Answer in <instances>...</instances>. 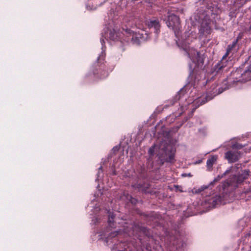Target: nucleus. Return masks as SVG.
<instances>
[{
  "label": "nucleus",
  "instance_id": "nucleus-9",
  "mask_svg": "<svg viewBox=\"0 0 251 251\" xmlns=\"http://www.w3.org/2000/svg\"><path fill=\"white\" fill-rule=\"evenodd\" d=\"M148 26L150 28H153L154 31L156 32V33H157L160 26L158 22L156 20L151 21L150 23H149Z\"/></svg>",
  "mask_w": 251,
  "mask_h": 251
},
{
  "label": "nucleus",
  "instance_id": "nucleus-17",
  "mask_svg": "<svg viewBox=\"0 0 251 251\" xmlns=\"http://www.w3.org/2000/svg\"><path fill=\"white\" fill-rule=\"evenodd\" d=\"M201 162V160L198 161L196 163H200Z\"/></svg>",
  "mask_w": 251,
  "mask_h": 251
},
{
  "label": "nucleus",
  "instance_id": "nucleus-15",
  "mask_svg": "<svg viewBox=\"0 0 251 251\" xmlns=\"http://www.w3.org/2000/svg\"><path fill=\"white\" fill-rule=\"evenodd\" d=\"M100 42H101V43L102 45V50L103 51V45L104 44V41L103 39H101V40H100Z\"/></svg>",
  "mask_w": 251,
  "mask_h": 251
},
{
  "label": "nucleus",
  "instance_id": "nucleus-10",
  "mask_svg": "<svg viewBox=\"0 0 251 251\" xmlns=\"http://www.w3.org/2000/svg\"><path fill=\"white\" fill-rule=\"evenodd\" d=\"M217 155H213L211 156V157L208 159L206 162L207 167L209 170H210L213 165L214 163H215L217 159Z\"/></svg>",
  "mask_w": 251,
  "mask_h": 251
},
{
  "label": "nucleus",
  "instance_id": "nucleus-4",
  "mask_svg": "<svg viewBox=\"0 0 251 251\" xmlns=\"http://www.w3.org/2000/svg\"><path fill=\"white\" fill-rule=\"evenodd\" d=\"M250 176V175L249 171L248 170H245L244 171H242V173L241 174H240L237 177H236V176L234 177L233 178V179H234L233 181H231L230 182V183L231 184H232L234 182V181H236V183L237 184L241 183L244 179L248 178Z\"/></svg>",
  "mask_w": 251,
  "mask_h": 251
},
{
  "label": "nucleus",
  "instance_id": "nucleus-5",
  "mask_svg": "<svg viewBox=\"0 0 251 251\" xmlns=\"http://www.w3.org/2000/svg\"><path fill=\"white\" fill-rule=\"evenodd\" d=\"M125 32L127 34H129L130 36H131V39L133 41L138 43L142 38V34L137 33L132 30L128 29H126Z\"/></svg>",
  "mask_w": 251,
  "mask_h": 251
},
{
  "label": "nucleus",
  "instance_id": "nucleus-12",
  "mask_svg": "<svg viewBox=\"0 0 251 251\" xmlns=\"http://www.w3.org/2000/svg\"><path fill=\"white\" fill-rule=\"evenodd\" d=\"M119 233V231H115L110 233V235L107 237L106 239V243H108V240L112 237L116 236Z\"/></svg>",
  "mask_w": 251,
  "mask_h": 251
},
{
  "label": "nucleus",
  "instance_id": "nucleus-2",
  "mask_svg": "<svg viewBox=\"0 0 251 251\" xmlns=\"http://www.w3.org/2000/svg\"><path fill=\"white\" fill-rule=\"evenodd\" d=\"M166 24L169 28L174 30L175 35L177 37L180 28L179 17L173 14H169Z\"/></svg>",
  "mask_w": 251,
  "mask_h": 251
},
{
  "label": "nucleus",
  "instance_id": "nucleus-19",
  "mask_svg": "<svg viewBox=\"0 0 251 251\" xmlns=\"http://www.w3.org/2000/svg\"><path fill=\"white\" fill-rule=\"evenodd\" d=\"M188 43V41L187 40H186L184 41V44Z\"/></svg>",
  "mask_w": 251,
  "mask_h": 251
},
{
  "label": "nucleus",
  "instance_id": "nucleus-18",
  "mask_svg": "<svg viewBox=\"0 0 251 251\" xmlns=\"http://www.w3.org/2000/svg\"><path fill=\"white\" fill-rule=\"evenodd\" d=\"M209 29H210L209 27H208L206 28V30H207V31H208L209 30Z\"/></svg>",
  "mask_w": 251,
  "mask_h": 251
},
{
  "label": "nucleus",
  "instance_id": "nucleus-22",
  "mask_svg": "<svg viewBox=\"0 0 251 251\" xmlns=\"http://www.w3.org/2000/svg\"><path fill=\"white\" fill-rule=\"evenodd\" d=\"M188 176H191V174H189Z\"/></svg>",
  "mask_w": 251,
  "mask_h": 251
},
{
  "label": "nucleus",
  "instance_id": "nucleus-7",
  "mask_svg": "<svg viewBox=\"0 0 251 251\" xmlns=\"http://www.w3.org/2000/svg\"><path fill=\"white\" fill-rule=\"evenodd\" d=\"M251 72V65H250L248 68L245 71L243 74H242V79H239L237 81H247L250 79V73Z\"/></svg>",
  "mask_w": 251,
  "mask_h": 251
},
{
  "label": "nucleus",
  "instance_id": "nucleus-8",
  "mask_svg": "<svg viewBox=\"0 0 251 251\" xmlns=\"http://www.w3.org/2000/svg\"><path fill=\"white\" fill-rule=\"evenodd\" d=\"M122 33L120 32L116 29H113V31H110L109 38L112 40H118L120 38Z\"/></svg>",
  "mask_w": 251,
  "mask_h": 251
},
{
  "label": "nucleus",
  "instance_id": "nucleus-14",
  "mask_svg": "<svg viewBox=\"0 0 251 251\" xmlns=\"http://www.w3.org/2000/svg\"><path fill=\"white\" fill-rule=\"evenodd\" d=\"M155 146H151L148 152L150 155H152L153 154L154 151Z\"/></svg>",
  "mask_w": 251,
  "mask_h": 251
},
{
  "label": "nucleus",
  "instance_id": "nucleus-3",
  "mask_svg": "<svg viewBox=\"0 0 251 251\" xmlns=\"http://www.w3.org/2000/svg\"><path fill=\"white\" fill-rule=\"evenodd\" d=\"M243 146L239 144H234L232 146V151H227L225 154V158L230 163L236 161L240 157V153L236 149H241Z\"/></svg>",
  "mask_w": 251,
  "mask_h": 251
},
{
  "label": "nucleus",
  "instance_id": "nucleus-16",
  "mask_svg": "<svg viewBox=\"0 0 251 251\" xmlns=\"http://www.w3.org/2000/svg\"><path fill=\"white\" fill-rule=\"evenodd\" d=\"M239 72H240L239 70H237L234 74H240V73H239Z\"/></svg>",
  "mask_w": 251,
  "mask_h": 251
},
{
  "label": "nucleus",
  "instance_id": "nucleus-13",
  "mask_svg": "<svg viewBox=\"0 0 251 251\" xmlns=\"http://www.w3.org/2000/svg\"><path fill=\"white\" fill-rule=\"evenodd\" d=\"M108 223H109V224L110 226H111V224L113 223V219H114V215H113V213H110L109 215H108Z\"/></svg>",
  "mask_w": 251,
  "mask_h": 251
},
{
  "label": "nucleus",
  "instance_id": "nucleus-11",
  "mask_svg": "<svg viewBox=\"0 0 251 251\" xmlns=\"http://www.w3.org/2000/svg\"><path fill=\"white\" fill-rule=\"evenodd\" d=\"M237 42H238V40L237 39L235 41H234V42H233L232 45H229L228 46L226 53L225 54V55L224 56V57H225V56H227L229 52L235 46V45H236Z\"/></svg>",
  "mask_w": 251,
  "mask_h": 251
},
{
  "label": "nucleus",
  "instance_id": "nucleus-21",
  "mask_svg": "<svg viewBox=\"0 0 251 251\" xmlns=\"http://www.w3.org/2000/svg\"><path fill=\"white\" fill-rule=\"evenodd\" d=\"M87 8L88 9H89V10H91V9H92L91 8H89L88 6H87Z\"/></svg>",
  "mask_w": 251,
  "mask_h": 251
},
{
  "label": "nucleus",
  "instance_id": "nucleus-1",
  "mask_svg": "<svg viewBox=\"0 0 251 251\" xmlns=\"http://www.w3.org/2000/svg\"><path fill=\"white\" fill-rule=\"evenodd\" d=\"M184 50L186 54L188 55L192 61V63L189 65L190 73H192L194 69L203 65V58L200 56V53L193 48H185Z\"/></svg>",
  "mask_w": 251,
  "mask_h": 251
},
{
  "label": "nucleus",
  "instance_id": "nucleus-20",
  "mask_svg": "<svg viewBox=\"0 0 251 251\" xmlns=\"http://www.w3.org/2000/svg\"><path fill=\"white\" fill-rule=\"evenodd\" d=\"M99 169V170H101V169H102V167H101V166H100Z\"/></svg>",
  "mask_w": 251,
  "mask_h": 251
},
{
  "label": "nucleus",
  "instance_id": "nucleus-23",
  "mask_svg": "<svg viewBox=\"0 0 251 251\" xmlns=\"http://www.w3.org/2000/svg\"><path fill=\"white\" fill-rule=\"evenodd\" d=\"M178 190L180 191H181V192L182 191L180 189H179Z\"/></svg>",
  "mask_w": 251,
  "mask_h": 251
},
{
  "label": "nucleus",
  "instance_id": "nucleus-6",
  "mask_svg": "<svg viewBox=\"0 0 251 251\" xmlns=\"http://www.w3.org/2000/svg\"><path fill=\"white\" fill-rule=\"evenodd\" d=\"M221 198L219 196H216L212 198H207L205 201V202L209 204V207L213 208L220 204Z\"/></svg>",
  "mask_w": 251,
  "mask_h": 251
}]
</instances>
